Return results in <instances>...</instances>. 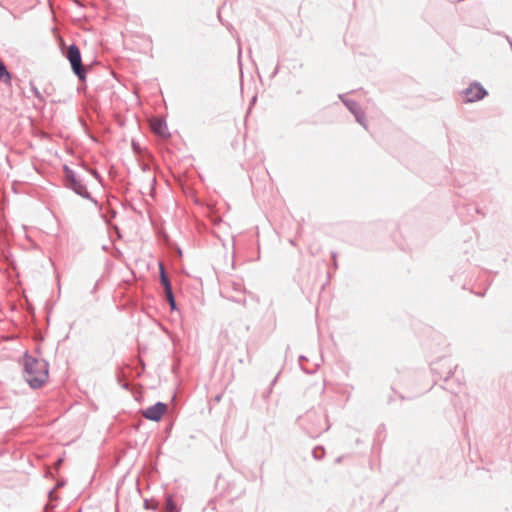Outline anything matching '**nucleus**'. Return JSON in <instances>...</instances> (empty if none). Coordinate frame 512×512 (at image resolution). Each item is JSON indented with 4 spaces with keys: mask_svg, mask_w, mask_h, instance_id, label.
Returning <instances> with one entry per match:
<instances>
[{
    "mask_svg": "<svg viewBox=\"0 0 512 512\" xmlns=\"http://www.w3.org/2000/svg\"><path fill=\"white\" fill-rule=\"evenodd\" d=\"M0 80L6 84H11V75L9 71L7 70L5 64L0 60Z\"/></svg>",
    "mask_w": 512,
    "mask_h": 512,
    "instance_id": "obj_7",
    "label": "nucleus"
},
{
    "mask_svg": "<svg viewBox=\"0 0 512 512\" xmlns=\"http://www.w3.org/2000/svg\"><path fill=\"white\" fill-rule=\"evenodd\" d=\"M165 294H166V298H167V300L169 302V305H170L171 309H175L176 308V302H175V298H174L172 290L165 291Z\"/></svg>",
    "mask_w": 512,
    "mask_h": 512,
    "instance_id": "obj_12",
    "label": "nucleus"
},
{
    "mask_svg": "<svg viewBox=\"0 0 512 512\" xmlns=\"http://www.w3.org/2000/svg\"><path fill=\"white\" fill-rule=\"evenodd\" d=\"M506 39L508 40V42H509V44H510V46L512 48V39L510 37H508V36H506Z\"/></svg>",
    "mask_w": 512,
    "mask_h": 512,
    "instance_id": "obj_13",
    "label": "nucleus"
},
{
    "mask_svg": "<svg viewBox=\"0 0 512 512\" xmlns=\"http://www.w3.org/2000/svg\"><path fill=\"white\" fill-rule=\"evenodd\" d=\"M66 58L69 60L71 68L75 75L80 79L84 80L86 78V69L82 64L81 53L79 48L72 44L67 48Z\"/></svg>",
    "mask_w": 512,
    "mask_h": 512,
    "instance_id": "obj_2",
    "label": "nucleus"
},
{
    "mask_svg": "<svg viewBox=\"0 0 512 512\" xmlns=\"http://www.w3.org/2000/svg\"><path fill=\"white\" fill-rule=\"evenodd\" d=\"M23 367L24 377L32 388H39L46 382L48 363L45 360L25 355Z\"/></svg>",
    "mask_w": 512,
    "mask_h": 512,
    "instance_id": "obj_1",
    "label": "nucleus"
},
{
    "mask_svg": "<svg viewBox=\"0 0 512 512\" xmlns=\"http://www.w3.org/2000/svg\"><path fill=\"white\" fill-rule=\"evenodd\" d=\"M65 179L67 187L83 198H90V194L80 180L77 179L75 172L67 166H64Z\"/></svg>",
    "mask_w": 512,
    "mask_h": 512,
    "instance_id": "obj_3",
    "label": "nucleus"
},
{
    "mask_svg": "<svg viewBox=\"0 0 512 512\" xmlns=\"http://www.w3.org/2000/svg\"><path fill=\"white\" fill-rule=\"evenodd\" d=\"M33 91H34V94H35L37 97H39V92H38V90H37L36 88H33Z\"/></svg>",
    "mask_w": 512,
    "mask_h": 512,
    "instance_id": "obj_14",
    "label": "nucleus"
},
{
    "mask_svg": "<svg viewBox=\"0 0 512 512\" xmlns=\"http://www.w3.org/2000/svg\"><path fill=\"white\" fill-rule=\"evenodd\" d=\"M160 269H161V283L163 284L165 291L172 290L171 283H170L168 277L166 276L162 266H160Z\"/></svg>",
    "mask_w": 512,
    "mask_h": 512,
    "instance_id": "obj_10",
    "label": "nucleus"
},
{
    "mask_svg": "<svg viewBox=\"0 0 512 512\" xmlns=\"http://www.w3.org/2000/svg\"><path fill=\"white\" fill-rule=\"evenodd\" d=\"M166 512H178L177 506L171 496L166 500Z\"/></svg>",
    "mask_w": 512,
    "mask_h": 512,
    "instance_id": "obj_11",
    "label": "nucleus"
},
{
    "mask_svg": "<svg viewBox=\"0 0 512 512\" xmlns=\"http://www.w3.org/2000/svg\"><path fill=\"white\" fill-rule=\"evenodd\" d=\"M463 96L466 102H475L483 99L487 95L485 88L478 82L472 83L463 90Z\"/></svg>",
    "mask_w": 512,
    "mask_h": 512,
    "instance_id": "obj_4",
    "label": "nucleus"
},
{
    "mask_svg": "<svg viewBox=\"0 0 512 512\" xmlns=\"http://www.w3.org/2000/svg\"><path fill=\"white\" fill-rule=\"evenodd\" d=\"M339 97L342 100L343 104L352 114L361 109L357 102L350 99H344L341 95Z\"/></svg>",
    "mask_w": 512,
    "mask_h": 512,
    "instance_id": "obj_8",
    "label": "nucleus"
},
{
    "mask_svg": "<svg viewBox=\"0 0 512 512\" xmlns=\"http://www.w3.org/2000/svg\"><path fill=\"white\" fill-rule=\"evenodd\" d=\"M166 410L167 405L165 403L157 402L156 404L143 410L142 415L148 420L159 421Z\"/></svg>",
    "mask_w": 512,
    "mask_h": 512,
    "instance_id": "obj_5",
    "label": "nucleus"
},
{
    "mask_svg": "<svg viewBox=\"0 0 512 512\" xmlns=\"http://www.w3.org/2000/svg\"><path fill=\"white\" fill-rule=\"evenodd\" d=\"M151 128H152L153 132L158 134L159 136H162V137L169 136L166 122L162 119H154L151 122Z\"/></svg>",
    "mask_w": 512,
    "mask_h": 512,
    "instance_id": "obj_6",
    "label": "nucleus"
},
{
    "mask_svg": "<svg viewBox=\"0 0 512 512\" xmlns=\"http://www.w3.org/2000/svg\"><path fill=\"white\" fill-rule=\"evenodd\" d=\"M353 115L355 117V120L365 129H367V121L364 111L362 109H359Z\"/></svg>",
    "mask_w": 512,
    "mask_h": 512,
    "instance_id": "obj_9",
    "label": "nucleus"
}]
</instances>
